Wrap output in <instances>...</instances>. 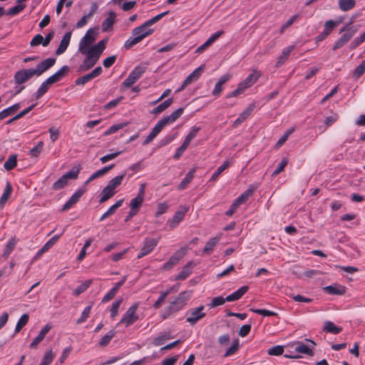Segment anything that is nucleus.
Returning <instances> with one entry per match:
<instances>
[{"label":"nucleus","mask_w":365,"mask_h":365,"mask_svg":"<svg viewBox=\"0 0 365 365\" xmlns=\"http://www.w3.org/2000/svg\"><path fill=\"white\" fill-rule=\"evenodd\" d=\"M25 7H26L25 4H19L14 6H13L12 8H11L10 9H9L8 11L6 12V14L10 15V16L16 15L20 11L24 10Z\"/></svg>","instance_id":"obj_61"},{"label":"nucleus","mask_w":365,"mask_h":365,"mask_svg":"<svg viewBox=\"0 0 365 365\" xmlns=\"http://www.w3.org/2000/svg\"><path fill=\"white\" fill-rule=\"evenodd\" d=\"M173 102V99L172 98H168L163 101L162 103L159 104L157 107L154 108L151 111V114H159L164 110H165Z\"/></svg>","instance_id":"obj_34"},{"label":"nucleus","mask_w":365,"mask_h":365,"mask_svg":"<svg viewBox=\"0 0 365 365\" xmlns=\"http://www.w3.org/2000/svg\"><path fill=\"white\" fill-rule=\"evenodd\" d=\"M139 303L135 302L123 314L118 324H124L125 327H128L136 321L139 319L138 315L136 314V311L138 308Z\"/></svg>","instance_id":"obj_6"},{"label":"nucleus","mask_w":365,"mask_h":365,"mask_svg":"<svg viewBox=\"0 0 365 365\" xmlns=\"http://www.w3.org/2000/svg\"><path fill=\"white\" fill-rule=\"evenodd\" d=\"M200 130V127H195V126L192 127L191 130H190V132L185 137L184 142L185 143H187V145H190L191 140L197 136Z\"/></svg>","instance_id":"obj_51"},{"label":"nucleus","mask_w":365,"mask_h":365,"mask_svg":"<svg viewBox=\"0 0 365 365\" xmlns=\"http://www.w3.org/2000/svg\"><path fill=\"white\" fill-rule=\"evenodd\" d=\"M56 63V58H48L42 61H41L35 68H33L34 73L36 76H40L44 72L51 68L53 66H54Z\"/></svg>","instance_id":"obj_13"},{"label":"nucleus","mask_w":365,"mask_h":365,"mask_svg":"<svg viewBox=\"0 0 365 365\" xmlns=\"http://www.w3.org/2000/svg\"><path fill=\"white\" fill-rule=\"evenodd\" d=\"M365 41V31L359 37L355 38L350 43V48L354 49L358 47L361 43Z\"/></svg>","instance_id":"obj_60"},{"label":"nucleus","mask_w":365,"mask_h":365,"mask_svg":"<svg viewBox=\"0 0 365 365\" xmlns=\"http://www.w3.org/2000/svg\"><path fill=\"white\" fill-rule=\"evenodd\" d=\"M71 38V32H66L63 36L60 45L56 51V55H61L67 49Z\"/></svg>","instance_id":"obj_25"},{"label":"nucleus","mask_w":365,"mask_h":365,"mask_svg":"<svg viewBox=\"0 0 365 365\" xmlns=\"http://www.w3.org/2000/svg\"><path fill=\"white\" fill-rule=\"evenodd\" d=\"M169 13V11H166L161 14H158L157 16L153 17L152 19L146 21L140 26H138L133 29L132 31V36H130L124 43V47L126 49H129L137 43H140L143 39L145 37L151 35L154 30L153 29H150L149 27L153 24H155L158 21H160L163 17L166 16Z\"/></svg>","instance_id":"obj_1"},{"label":"nucleus","mask_w":365,"mask_h":365,"mask_svg":"<svg viewBox=\"0 0 365 365\" xmlns=\"http://www.w3.org/2000/svg\"><path fill=\"white\" fill-rule=\"evenodd\" d=\"M178 134V132H175L173 134L170 133V134H168V135L164 136L163 138L160 139L159 144H158V147L162 148V147L167 145L177 137Z\"/></svg>","instance_id":"obj_47"},{"label":"nucleus","mask_w":365,"mask_h":365,"mask_svg":"<svg viewBox=\"0 0 365 365\" xmlns=\"http://www.w3.org/2000/svg\"><path fill=\"white\" fill-rule=\"evenodd\" d=\"M11 191H12V187H11V184L9 182H7L6 187L4 190V192L0 198V205H4L5 204V202L7 201L9 196L11 195Z\"/></svg>","instance_id":"obj_46"},{"label":"nucleus","mask_w":365,"mask_h":365,"mask_svg":"<svg viewBox=\"0 0 365 365\" xmlns=\"http://www.w3.org/2000/svg\"><path fill=\"white\" fill-rule=\"evenodd\" d=\"M185 248H181L173 254L168 259V261L164 264L163 269L168 270L175 265L185 255Z\"/></svg>","instance_id":"obj_15"},{"label":"nucleus","mask_w":365,"mask_h":365,"mask_svg":"<svg viewBox=\"0 0 365 365\" xmlns=\"http://www.w3.org/2000/svg\"><path fill=\"white\" fill-rule=\"evenodd\" d=\"M144 201V199L143 198H140V197H134L133 199L131 200L130 202V209L132 210H134L137 212L139 211L143 202Z\"/></svg>","instance_id":"obj_55"},{"label":"nucleus","mask_w":365,"mask_h":365,"mask_svg":"<svg viewBox=\"0 0 365 365\" xmlns=\"http://www.w3.org/2000/svg\"><path fill=\"white\" fill-rule=\"evenodd\" d=\"M339 9L343 11L352 9L356 4L355 0H338Z\"/></svg>","instance_id":"obj_38"},{"label":"nucleus","mask_w":365,"mask_h":365,"mask_svg":"<svg viewBox=\"0 0 365 365\" xmlns=\"http://www.w3.org/2000/svg\"><path fill=\"white\" fill-rule=\"evenodd\" d=\"M70 68L68 66H62L55 73L49 76L46 79V83L51 86L55 83L60 81L69 72Z\"/></svg>","instance_id":"obj_17"},{"label":"nucleus","mask_w":365,"mask_h":365,"mask_svg":"<svg viewBox=\"0 0 365 365\" xmlns=\"http://www.w3.org/2000/svg\"><path fill=\"white\" fill-rule=\"evenodd\" d=\"M284 352V346L277 345L274 346L267 350V354L272 356H280Z\"/></svg>","instance_id":"obj_59"},{"label":"nucleus","mask_w":365,"mask_h":365,"mask_svg":"<svg viewBox=\"0 0 365 365\" xmlns=\"http://www.w3.org/2000/svg\"><path fill=\"white\" fill-rule=\"evenodd\" d=\"M70 68L68 66H62L55 73L49 76L46 79V83L51 86L55 83L60 81L69 72Z\"/></svg>","instance_id":"obj_16"},{"label":"nucleus","mask_w":365,"mask_h":365,"mask_svg":"<svg viewBox=\"0 0 365 365\" xmlns=\"http://www.w3.org/2000/svg\"><path fill=\"white\" fill-rule=\"evenodd\" d=\"M230 165V161L226 160L221 165L211 176L210 180L215 181L220 175Z\"/></svg>","instance_id":"obj_52"},{"label":"nucleus","mask_w":365,"mask_h":365,"mask_svg":"<svg viewBox=\"0 0 365 365\" xmlns=\"http://www.w3.org/2000/svg\"><path fill=\"white\" fill-rule=\"evenodd\" d=\"M259 76L260 73L256 71H253L243 81L238 84L237 88L235 91L227 95V98L236 97L240 95L245 90L254 85Z\"/></svg>","instance_id":"obj_4"},{"label":"nucleus","mask_w":365,"mask_h":365,"mask_svg":"<svg viewBox=\"0 0 365 365\" xmlns=\"http://www.w3.org/2000/svg\"><path fill=\"white\" fill-rule=\"evenodd\" d=\"M184 108H179L173 111L170 115L163 117L160 120L164 123L165 125L173 123L183 113Z\"/></svg>","instance_id":"obj_28"},{"label":"nucleus","mask_w":365,"mask_h":365,"mask_svg":"<svg viewBox=\"0 0 365 365\" xmlns=\"http://www.w3.org/2000/svg\"><path fill=\"white\" fill-rule=\"evenodd\" d=\"M123 202V199L118 200L114 205L110 206L104 214H103L101 215L99 220L103 221L108 217L113 215L115 213V210L122 205Z\"/></svg>","instance_id":"obj_35"},{"label":"nucleus","mask_w":365,"mask_h":365,"mask_svg":"<svg viewBox=\"0 0 365 365\" xmlns=\"http://www.w3.org/2000/svg\"><path fill=\"white\" fill-rule=\"evenodd\" d=\"M115 335V331L114 330L109 331L105 336H103L101 339V340L99 341V345L101 346H107L110 343L111 339L114 337Z\"/></svg>","instance_id":"obj_48"},{"label":"nucleus","mask_w":365,"mask_h":365,"mask_svg":"<svg viewBox=\"0 0 365 365\" xmlns=\"http://www.w3.org/2000/svg\"><path fill=\"white\" fill-rule=\"evenodd\" d=\"M365 72V60L363 61L354 70L353 77L359 78Z\"/></svg>","instance_id":"obj_62"},{"label":"nucleus","mask_w":365,"mask_h":365,"mask_svg":"<svg viewBox=\"0 0 365 365\" xmlns=\"http://www.w3.org/2000/svg\"><path fill=\"white\" fill-rule=\"evenodd\" d=\"M61 235H57L51 237L48 242H46L44 245L38 250L37 252V256L41 255L43 253L47 252L50 248H51L56 242L59 240Z\"/></svg>","instance_id":"obj_32"},{"label":"nucleus","mask_w":365,"mask_h":365,"mask_svg":"<svg viewBox=\"0 0 365 365\" xmlns=\"http://www.w3.org/2000/svg\"><path fill=\"white\" fill-rule=\"evenodd\" d=\"M158 240L155 238H145L143 242V247L138 253L137 258L140 259L150 254L157 246Z\"/></svg>","instance_id":"obj_11"},{"label":"nucleus","mask_w":365,"mask_h":365,"mask_svg":"<svg viewBox=\"0 0 365 365\" xmlns=\"http://www.w3.org/2000/svg\"><path fill=\"white\" fill-rule=\"evenodd\" d=\"M255 108V103H252L249 105L239 115V117L234 121V126H237L245 121L253 112Z\"/></svg>","instance_id":"obj_22"},{"label":"nucleus","mask_w":365,"mask_h":365,"mask_svg":"<svg viewBox=\"0 0 365 365\" xmlns=\"http://www.w3.org/2000/svg\"><path fill=\"white\" fill-rule=\"evenodd\" d=\"M324 292L331 295H342L345 293L346 289L343 286L329 285L323 288Z\"/></svg>","instance_id":"obj_30"},{"label":"nucleus","mask_w":365,"mask_h":365,"mask_svg":"<svg viewBox=\"0 0 365 365\" xmlns=\"http://www.w3.org/2000/svg\"><path fill=\"white\" fill-rule=\"evenodd\" d=\"M249 289L247 286H243L226 297L227 302H234L240 299Z\"/></svg>","instance_id":"obj_29"},{"label":"nucleus","mask_w":365,"mask_h":365,"mask_svg":"<svg viewBox=\"0 0 365 365\" xmlns=\"http://www.w3.org/2000/svg\"><path fill=\"white\" fill-rule=\"evenodd\" d=\"M16 245V241L14 238H11L9 242H7L6 247L4 252V257H8L12 250H14V247Z\"/></svg>","instance_id":"obj_63"},{"label":"nucleus","mask_w":365,"mask_h":365,"mask_svg":"<svg viewBox=\"0 0 365 365\" xmlns=\"http://www.w3.org/2000/svg\"><path fill=\"white\" fill-rule=\"evenodd\" d=\"M92 282V279L85 281L83 284L76 287L73 291V294L78 296L81 293L84 292L91 285Z\"/></svg>","instance_id":"obj_49"},{"label":"nucleus","mask_w":365,"mask_h":365,"mask_svg":"<svg viewBox=\"0 0 365 365\" xmlns=\"http://www.w3.org/2000/svg\"><path fill=\"white\" fill-rule=\"evenodd\" d=\"M20 107L21 104L19 103H17L1 110L0 112V120H4L9 115L13 114L14 112L18 110L20 108Z\"/></svg>","instance_id":"obj_33"},{"label":"nucleus","mask_w":365,"mask_h":365,"mask_svg":"<svg viewBox=\"0 0 365 365\" xmlns=\"http://www.w3.org/2000/svg\"><path fill=\"white\" fill-rule=\"evenodd\" d=\"M43 148V142L39 141L36 146L29 150V155L33 158H37L42 152Z\"/></svg>","instance_id":"obj_53"},{"label":"nucleus","mask_w":365,"mask_h":365,"mask_svg":"<svg viewBox=\"0 0 365 365\" xmlns=\"http://www.w3.org/2000/svg\"><path fill=\"white\" fill-rule=\"evenodd\" d=\"M29 316L28 314H24L18 320L17 323H16V327H15V330H14V334L15 335L16 334L19 333L21 329L22 328L26 325V324L28 323L29 322Z\"/></svg>","instance_id":"obj_40"},{"label":"nucleus","mask_w":365,"mask_h":365,"mask_svg":"<svg viewBox=\"0 0 365 365\" xmlns=\"http://www.w3.org/2000/svg\"><path fill=\"white\" fill-rule=\"evenodd\" d=\"M128 125V122H123L110 126L105 133L104 135L107 136L116 133L118 130L123 129Z\"/></svg>","instance_id":"obj_43"},{"label":"nucleus","mask_w":365,"mask_h":365,"mask_svg":"<svg viewBox=\"0 0 365 365\" xmlns=\"http://www.w3.org/2000/svg\"><path fill=\"white\" fill-rule=\"evenodd\" d=\"M92 305L87 306L81 313V317L77 319V324H82L86 322L88 318L91 311Z\"/></svg>","instance_id":"obj_57"},{"label":"nucleus","mask_w":365,"mask_h":365,"mask_svg":"<svg viewBox=\"0 0 365 365\" xmlns=\"http://www.w3.org/2000/svg\"><path fill=\"white\" fill-rule=\"evenodd\" d=\"M205 307L201 305L198 307L190 309L187 312L186 322L190 325H195L199 320L202 319L206 316L204 312Z\"/></svg>","instance_id":"obj_10"},{"label":"nucleus","mask_w":365,"mask_h":365,"mask_svg":"<svg viewBox=\"0 0 365 365\" xmlns=\"http://www.w3.org/2000/svg\"><path fill=\"white\" fill-rule=\"evenodd\" d=\"M195 175V170L189 171L186 176L182 179L181 182L179 184L178 188L180 190H184L187 185L192 180Z\"/></svg>","instance_id":"obj_39"},{"label":"nucleus","mask_w":365,"mask_h":365,"mask_svg":"<svg viewBox=\"0 0 365 365\" xmlns=\"http://www.w3.org/2000/svg\"><path fill=\"white\" fill-rule=\"evenodd\" d=\"M226 301V298H224L223 297H216L212 299L208 306L210 308H214L215 307L224 304Z\"/></svg>","instance_id":"obj_58"},{"label":"nucleus","mask_w":365,"mask_h":365,"mask_svg":"<svg viewBox=\"0 0 365 365\" xmlns=\"http://www.w3.org/2000/svg\"><path fill=\"white\" fill-rule=\"evenodd\" d=\"M122 302L123 299L120 298L112 304L111 307L110 309V317L112 318H115L118 315V309Z\"/></svg>","instance_id":"obj_54"},{"label":"nucleus","mask_w":365,"mask_h":365,"mask_svg":"<svg viewBox=\"0 0 365 365\" xmlns=\"http://www.w3.org/2000/svg\"><path fill=\"white\" fill-rule=\"evenodd\" d=\"M36 76L33 68L21 69L16 72L14 76L15 83L21 85Z\"/></svg>","instance_id":"obj_12"},{"label":"nucleus","mask_w":365,"mask_h":365,"mask_svg":"<svg viewBox=\"0 0 365 365\" xmlns=\"http://www.w3.org/2000/svg\"><path fill=\"white\" fill-rule=\"evenodd\" d=\"M294 46L292 45L282 50L280 56L278 57L276 62L275 66L277 68L280 67L284 63V62L288 59L291 52L294 50Z\"/></svg>","instance_id":"obj_27"},{"label":"nucleus","mask_w":365,"mask_h":365,"mask_svg":"<svg viewBox=\"0 0 365 365\" xmlns=\"http://www.w3.org/2000/svg\"><path fill=\"white\" fill-rule=\"evenodd\" d=\"M106 43L107 40L103 39L91 47L87 52L81 53V54L85 55L86 58L79 66L80 72L86 71L96 64L106 48Z\"/></svg>","instance_id":"obj_2"},{"label":"nucleus","mask_w":365,"mask_h":365,"mask_svg":"<svg viewBox=\"0 0 365 365\" xmlns=\"http://www.w3.org/2000/svg\"><path fill=\"white\" fill-rule=\"evenodd\" d=\"M51 85L46 83V80L44 81L38 88L37 91L35 93V96L36 99L42 97L49 89Z\"/></svg>","instance_id":"obj_45"},{"label":"nucleus","mask_w":365,"mask_h":365,"mask_svg":"<svg viewBox=\"0 0 365 365\" xmlns=\"http://www.w3.org/2000/svg\"><path fill=\"white\" fill-rule=\"evenodd\" d=\"M357 32V29L351 26L350 25H346L342 27L339 31V33H343L341 37L335 42L333 46V50H337L342 46H344L346 43H347L350 39L354 36V34Z\"/></svg>","instance_id":"obj_5"},{"label":"nucleus","mask_w":365,"mask_h":365,"mask_svg":"<svg viewBox=\"0 0 365 365\" xmlns=\"http://www.w3.org/2000/svg\"><path fill=\"white\" fill-rule=\"evenodd\" d=\"M295 351L297 352L307 354L309 356L313 355V351L312 350V349H310L307 345L302 342H297L296 344Z\"/></svg>","instance_id":"obj_41"},{"label":"nucleus","mask_w":365,"mask_h":365,"mask_svg":"<svg viewBox=\"0 0 365 365\" xmlns=\"http://www.w3.org/2000/svg\"><path fill=\"white\" fill-rule=\"evenodd\" d=\"M102 68L101 66H98L95 69H93L91 73L77 78L75 83L76 85H84L89 81H91L92 79L100 76L102 73Z\"/></svg>","instance_id":"obj_14"},{"label":"nucleus","mask_w":365,"mask_h":365,"mask_svg":"<svg viewBox=\"0 0 365 365\" xmlns=\"http://www.w3.org/2000/svg\"><path fill=\"white\" fill-rule=\"evenodd\" d=\"M115 190H111L106 185L101 192V198L99 200V202L103 203L106 202L108 200L111 198L115 194Z\"/></svg>","instance_id":"obj_36"},{"label":"nucleus","mask_w":365,"mask_h":365,"mask_svg":"<svg viewBox=\"0 0 365 365\" xmlns=\"http://www.w3.org/2000/svg\"><path fill=\"white\" fill-rule=\"evenodd\" d=\"M220 240V236L215 237L209 240V241L206 243L203 250L202 254L209 255L212 252L214 247L218 243Z\"/></svg>","instance_id":"obj_31"},{"label":"nucleus","mask_w":365,"mask_h":365,"mask_svg":"<svg viewBox=\"0 0 365 365\" xmlns=\"http://www.w3.org/2000/svg\"><path fill=\"white\" fill-rule=\"evenodd\" d=\"M55 357L52 349L46 351L39 365H50Z\"/></svg>","instance_id":"obj_44"},{"label":"nucleus","mask_w":365,"mask_h":365,"mask_svg":"<svg viewBox=\"0 0 365 365\" xmlns=\"http://www.w3.org/2000/svg\"><path fill=\"white\" fill-rule=\"evenodd\" d=\"M324 331L333 334H337L342 331V328L336 326L332 322L327 321L324 323Z\"/></svg>","instance_id":"obj_37"},{"label":"nucleus","mask_w":365,"mask_h":365,"mask_svg":"<svg viewBox=\"0 0 365 365\" xmlns=\"http://www.w3.org/2000/svg\"><path fill=\"white\" fill-rule=\"evenodd\" d=\"M336 22L329 20L325 22L323 31L316 37V41L319 42L327 38L336 25Z\"/></svg>","instance_id":"obj_20"},{"label":"nucleus","mask_w":365,"mask_h":365,"mask_svg":"<svg viewBox=\"0 0 365 365\" xmlns=\"http://www.w3.org/2000/svg\"><path fill=\"white\" fill-rule=\"evenodd\" d=\"M79 173V170H71L62 175L53 185V190H58L63 188L68 183V180L76 179Z\"/></svg>","instance_id":"obj_9"},{"label":"nucleus","mask_w":365,"mask_h":365,"mask_svg":"<svg viewBox=\"0 0 365 365\" xmlns=\"http://www.w3.org/2000/svg\"><path fill=\"white\" fill-rule=\"evenodd\" d=\"M165 125L164 123L160 120L154 126V128L152 129V130L150 132L148 135L146 137L145 140L143 143V145H148L163 130V128Z\"/></svg>","instance_id":"obj_21"},{"label":"nucleus","mask_w":365,"mask_h":365,"mask_svg":"<svg viewBox=\"0 0 365 365\" xmlns=\"http://www.w3.org/2000/svg\"><path fill=\"white\" fill-rule=\"evenodd\" d=\"M17 165L16 155H13L9 156L7 160L4 163V167L6 170H11Z\"/></svg>","instance_id":"obj_50"},{"label":"nucleus","mask_w":365,"mask_h":365,"mask_svg":"<svg viewBox=\"0 0 365 365\" xmlns=\"http://www.w3.org/2000/svg\"><path fill=\"white\" fill-rule=\"evenodd\" d=\"M125 173H123L118 176L115 177L111 179L107 186L109 187L111 190H115L117 187H118L121 183L125 177Z\"/></svg>","instance_id":"obj_42"},{"label":"nucleus","mask_w":365,"mask_h":365,"mask_svg":"<svg viewBox=\"0 0 365 365\" xmlns=\"http://www.w3.org/2000/svg\"><path fill=\"white\" fill-rule=\"evenodd\" d=\"M86 192L85 189L80 188L77 190L62 207V211H66L73 206Z\"/></svg>","instance_id":"obj_18"},{"label":"nucleus","mask_w":365,"mask_h":365,"mask_svg":"<svg viewBox=\"0 0 365 365\" xmlns=\"http://www.w3.org/2000/svg\"><path fill=\"white\" fill-rule=\"evenodd\" d=\"M190 294L188 292H181L177 298L170 302L168 307L166 313L163 314L162 317L167 319L173 313L180 311L186 304V302L190 298Z\"/></svg>","instance_id":"obj_3"},{"label":"nucleus","mask_w":365,"mask_h":365,"mask_svg":"<svg viewBox=\"0 0 365 365\" xmlns=\"http://www.w3.org/2000/svg\"><path fill=\"white\" fill-rule=\"evenodd\" d=\"M205 69V66L202 65L200 67L195 69L184 81V86H188L193 82L196 81Z\"/></svg>","instance_id":"obj_24"},{"label":"nucleus","mask_w":365,"mask_h":365,"mask_svg":"<svg viewBox=\"0 0 365 365\" xmlns=\"http://www.w3.org/2000/svg\"><path fill=\"white\" fill-rule=\"evenodd\" d=\"M96 33L94 29H89L84 36L81 39L78 45V52L86 53L92 47L96 41Z\"/></svg>","instance_id":"obj_8"},{"label":"nucleus","mask_w":365,"mask_h":365,"mask_svg":"<svg viewBox=\"0 0 365 365\" xmlns=\"http://www.w3.org/2000/svg\"><path fill=\"white\" fill-rule=\"evenodd\" d=\"M146 68V66L143 65L136 66L123 82V86L127 88H130L142 77Z\"/></svg>","instance_id":"obj_7"},{"label":"nucleus","mask_w":365,"mask_h":365,"mask_svg":"<svg viewBox=\"0 0 365 365\" xmlns=\"http://www.w3.org/2000/svg\"><path fill=\"white\" fill-rule=\"evenodd\" d=\"M116 21V14L114 11L108 13V17L106 18L102 23L101 29L103 32H106L112 29L113 24Z\"/></svg>","instance_id":"obj_26"},{"label":"nucleus","mask_w":365,"mask_h":365,"mask_svg":"<svg viewBox=\"0 0 365 365\" xmlns=\"http://www.w3.org/2000/svg\"><path fill=\"white\" fill-rule=\"evenodd\" d=\"M169 293H170V289L161 292L158 299L154 303L153 307L155 309H158L161 306L162 303L163 302V301L165 300V299L166 298V297L168 295Z\"/></svg>","instance_id":"obj_64"},{"label":"nucleus","mask_w":365,"mask_h":365,"mask_svg":"<svg viewBox=\"0 0 365 365\" xmlns=\"http://www.w3.org/2000/svg\"><path fill=\"white\" fill-rule=\"evenodd\" d=\"M250 310L253 313L261 314L264 317L277 316V313L267 309L251 308Z\"/></svg>","instance_id":"obj_56"},{"label":"nucleus","mask_w":365,"mask_h":365,"mask_svg":"<svg viewBox=\"0 0 365 365\" xmlns=\"http://www.w3.org/2000/svg\"><path fill=\"white\" fill-rule=\"evenodd\" d=\"M51 326L48 324H46L40 331L39 334L34 339V340L30 344L29 346L31 349H36L38 344L41 343L46 335L51 330Z\"/></svg>","instance_id":"obj_19"},{"label":"nucleus","mask_w":365,"mask_h":365,"mask_svg":"<svg viewBox=\"0 0 365 365\" xmlns=\"http://www.w3.org/2000/svg\"><path fill=\"white\" fill-rule=\"evenodd\" d=\"M188 208L184 207L182 210L177 211L172 220L169 222V225L171 229H173L178 226V225L183 220L185 213L187 212Z\"/></svg>","instance_id":"obj_23"}]
</instances>
